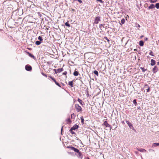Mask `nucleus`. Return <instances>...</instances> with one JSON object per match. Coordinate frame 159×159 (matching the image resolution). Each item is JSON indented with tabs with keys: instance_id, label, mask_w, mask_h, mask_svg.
I'll use <instances>...</instances> for the list:
<instances>
[{
	"instance_id": "obj_1",
	"label": "nucleus",
	"mask_w": 159,
	"mask_h": 159,
	"mask_svg": "<svg viewBox=\"0 0 159 159\" xmlns=\"http://www.w3.org/2000/svg\"><path fill=\"white\" fill-rule=\"evenodd\" d=\"M75 106L76 110L77 112H79L82 111V108L78 104H75Z\"/></svg>"
},
{
	"instance_id": "obj_2",
	"label": "nucleus",
	"mask_w": 159,
	"mask_h": 159,
	"mask_svg": "<svg viewBox=\"0 0 159 159\" xmlns=\"http://www.w3.org/2000/svg\"><path fill=\"white\" fill-rule=\"evenodd\" d=\"M74 151L75 152H77V154H76L77 155V156L80 158L81 159H82V155L81 153L80 152L79 150H74Z\"/></svg>"
},
{
	"instance_id": "obj_3",
	"label": "nucleus",
	"mask_w": 159,
	"mask_h": 159,
	"mask_svg": "<svg viewBox=\"0 0 159 159\" xmlns=\"http://www.w3.org/2000/svg\"><path fill=\"white\" fill-rule=\"evenodd\" d=\"M100 20V18L98 16L96 17L94 20V23L96 24H98Z\"/></svg>"
},
{
	"instance_id": "obj_4",
	"label": "nucleus",
	"mask_w": 159,
	"mask_h": 159,
	"mask_svg": "<svg viewBox=\"0 0 159 159\" xmlns=\"http://www.w3.org/2000/svg\"><path fill=\"white\" fill-rule=\"evenodd\" d=\"M25 69L26 70H27V71H30L31 70L32 67L30 66L26 65L25 66Z\"/></svg>"
},
{
	"instance_id": "obj_5",
	"label": "nucleus",
	"mask_w": 159,
	"mask_h": 159,
	"mask_svg": "<svg viewBox=\"0 0 159 159\" xmlns=\"http://www.w3.org/2000/svg\"><path fill=\"white\" fill-rule=\"evenodd\" d=\"M158 70V69L157 66H155L153 68L152 71L154 73H156Z\"/></svg>"
},
{
	"instance_id": "obj_6",
	"label": "nucleus",
	"mask_w": 159,
	"mask_h": 159,
	"mask_svg": "<svg viewBox=\"0 0 159 159\" xmlns=\"http://www.w3.org/2000/svg\"><path fill=\"white\" fill-rule=\"evenodd\" d=\"M103 125H105L106 127H111V125L107 123V121H105L104 122V123L103 124Z\"/></svg>"
},
{
	"instance_id": "obj_7",
	"label": "nucleus",
	"mask_w": 159,
	"mask_h": 159,
	"mask_svg": "<svg viewBox=\"0 0 159 159\" xmlns=\"http://www.w3.org/2000/svg\"><path fill=\"white\" fill-rule=\"evenodd\" d=\"M79 127V126L77 125H74L71 129V130H75L77 129H78V128Z\"/></svg>"
},
{
	"instance_id": "obj_8",
	"label": "nucleus",
	"mask_w": 159,
	"mask_h": 159,
	"mask_svg": "<svg viewBox=\"0 0 159 159\" xmlns=\"http://www.w3.org/2000/svg\"><path fill=\"white\" fill-rule=\"evenodd\" d=\"M125 121L130 128H131L132 127H133L132 125L130 122L127 120H126Z\"/></svg>"
},
{
	"instance_id": "obj_9",
	"label": "nucleus",
	"mask_w": 159,
	"mask_h": 159,
	"mask_svg": "<svg viewBox=\"0 0 159 159\" xmlns=\"http://www.w3.org/2000/svg\"><path fill=\"white\" fill-rule=\"evenodd\" d=\"M26 52L30 57L32 58H33L34 59H35V57L34 55L31 54L29 52Z\"/></svg>"
},
{
	"instance_id": "obj_10",
	"label": "nucleus",
	"mask_w": 159,
	"mask_h": 159,
	"mask_svg": "<svg viewBox=\"0 0 159 159\" xmlns=\"http://www.w3.org/2000/svg\"><path fill=\"white\" fill-rule=\"evenodd\" d=\"M156 63L155 61L153 60V59H151V66H154L155 65Z\"/></svg>"
},
{
	"instance_id": "obj_11",
	"label": "nucleus",
	"mask_w": 159,
	"mask_h": 159,
	"mask_svg": "<svg viewBox=\"0 0 159 159\" xmlns=\"http://www.w3.org/2000/svg\"><path fill=\"white\" fill-rule=\"evenodd\" d=\"M78 101L80 102V103L81 105H84V103L80 99L78 98Z\"/></svg>"
},
{
	"instance_id": "obj_12",
	"label": "nucleus",
	"mask_w": 159,
	"mask_h": 159,
	"mask_svg": "<svg viewBox=\"0 0 159 159\" xmlns=\"http://www.w3.org/2000/svg\"><path fill=\"white\" fill-rule=\"evenodd\" d=\"M73 81H70L68 83V84L71 87H73Z\"/></svg>"
},
{
	"instance_id": "obj_13",
	"label": "nucleus",
	"mask_w": 159,
	"mask_h": 159,
	"mask_svg": "<svg viewBox=\"0 0 159 159\" xmlns=\"http://www.w3.org/2000/svg\"><path fill=\"white\" fill-rule=\"evenodd\" d=\"M155 7V6L154 4H151L148 7L149 9H152L154 8Z\"/></svg>"
},
{
	"instance_id": "obj_14",
	"label": "nucleus",
	"mask_w": 159,
	"mask_h": 159,
	"mask_svg": "<svg viewBox=\"0 0 159 159\" xmlns=\"http://www.w3.org/2000/svg\"><path fill=\"white\" fill-rule=\"evenodd\" d=\"M139 44L140 46H142L144 45V42L143 41H140L139 42Z\"/></svg>"
},
{
	"instance_id": "obj_15",
	"label": "nucleus",
	"mask_w": 159,
	"mask_h": 159,
	"mask_svg": "<svg viewBox=\"0 0 159 159\" xmlns=\"http://www.w3.org/2000/svg\"><path fill=\"white\" fill-rule=\"evenodd\" d=\"M73 75L75 76H78L79 75V72L77 71H75L73 73Z\"/></svg>"
},
{
	"instance_id": "obj_16",
	"label": "nucleus",
	"mask_w": 159,
	"mask_h": 159,
	"mask_svg": "<svg viewBox=\"0 0 159 159\" xmlns=\"http://www.w3.org/2000/svg\"><path fill=\"white\" fill-rule=\"evenodd\" d=\"M63 69L62 68L58 69H57V72H61L63 71Z\"/></svg>"
},
{
	"instance_id": "obj_17",
	"label": "nucleus",
	"mask_w": 159,
	"mask_h": 159,
	"mask_svg": "<svg viewBox=\"0 0 159 159\" xmlns=\"http://www.w3.org/2000/svg\"><path fill=\"white\" fill-rule=\"evenodd\" d=\"M157 146H159V143H154L153 146L156 147Z\"/></svg>"
},
{
	"instance_id": "obj_18",
	"label": "nucleus",
	"mask_w": 159,
	"mask_h": 159,
	"mask_svg": "<svg viewBox=\"0 0 159 159\" xmlns=\"http://www.w3.org/2000/svg\"><path fill=\"white\" fill-rule=\"evenodd\" d=\"M93 73L95 74V75H96L97 76H98V72L97 71V70H94V72H93Z\"/></svg>"
},
{
	"instance_id": "obj_19",
	"label": "nucleus",
	"mask_w": 159,
	"mask_h": 159,
	"mask_svg": "<svg viewBox=\"0 0 159 159\" xmlns=\"http://www.w3.org/2000/svg\"><path fill=\"white\" fill-rule=\"evenodd\" d=\"M41 43V42L40 41H37L35 42V44L37 45H39Z\"/></svg>"
},
{
	"instance_id": "obj_20",
	"label": "nucleus",
	"mask_w": 159,
	"mask_h": 159,
	"mask_svg": "<svg viewBox=\"0 0 159 159\" xmlns=\"http://www.w3.org/2000/svg\"><path fill=\"white\" fill-rule=\"evenodd\" d=\"M80 119H81V122L82 124H84V118H83V117H80Z\"/></svg>"
},
{
	"instance_id": "obj_21",
	"label": "nucleus",
	"mask_w": 159,
	"mask_h": 159,
	"mask_svg": "<svg viewBox=\"0 0 159 159\" xmlns=\"http://www.w3.org/2000/svg\"><path fill=\"white\" fill-rule=\"evenodd\" d=\"M155 7L157 9L159 8V3H157L156 4Z\"/></svg>"
},
{
	"instance_id": "obj_22",
	"label": "nucleus",
	"mask_w": 159,
	"mask_h": 159,
	"mask_svg": "<svg viewBox=\"0 0 159 159\" xmlns=\"http://www.w3.org/2000/svg\"><path fill=\"white\" fill-rule=\"evenodd\" d=\"M65 25L67 26H68V27H70V24H69L68 22H66L65 23Z\"/></svg>"
},
{
	"instance_id": "obj_23",
	"label": "nucleus",
	"mask_w": 159,
	"mask_h": 159,
	"mask_svg": "<svg viewBox=\"0 0 159 159\" xmlns=\"http://www.w3.org/2000/svg\"><path fill=\"white\" fill-rule=\"evenodd\" d=\"M50 77L51 79H52V80H53L55 83L56 81V80L54 78H53L51 76H50V77Z\"/></svg>"
},
{
	"instance_id": "obj_24",
	"label": "nucleus",
	"mask_w": 159,
	"mask_h": 159,
	"mask_svg": "<svg viewBox=\"0 0 159 159\" xmlns=\"http://www.w3.org/2000/svg\"><path fill=\"white\" fill-rule=\"evenodd\" d=\"M67 123H70L71 122V120H70V118H68L67 120Z\"/></svg>"
},
{
	"instance_id": "obj_25",
	"label": "nucleus",
	"mask_w": 159,
	"mask_h": 159,
	"mask_svg": "<svg viewBox=\"0 0 159 159\" xmlns=\"http://www.w3.org/2000/svg\"><path fill=\"white\" fill-rule=\"evenodd\" d=\"M38 39L40 41H42L43 40V39L42 37L40 36H39L38 37Z\"/></svg>"
},
{
	"instance_id": "obj_26",
	"label": "nucleus",
	"mask_w": 159,
	"mask_h": 159,
	"mask_svg": "<svg viewBox=\"0 0 159 159\" xmlns=\"http://www.w3.org/2000/svg\"><path fill=\"white\" fill-rule=\"evenodd\" d=\"M157 0H150V2L151 3H154L157 2Z\"/></svg>"
},
{
	"instance_id": "obj_27",
	"label": "nucleus",
	"mask_w": 159,
	"mask_h": 159,
	"mask_svg": "<svg viewBox=\"0 0 159 159\" xmlns=\"http://www.w3.org/2000/svg\"><path fill=\"white\" fill-rule=\"evenodd\" d=\"M73 130H71V129H70V132H71V133L73 134H75V132H74V131H73Z\"/></svg>"
},
{
	"instance_id": "obj_28",
	"label": "nucleus",
	"mask_w": 159,
	"mask_h": 159,
	"mask_svg": "<svg viewBox=\"0 0 159 159\" xmlns=\"http://www.w3.org/2000/svg\"><path fill=\"white\" fill-rule=\"evenodd\" d=\"M145 86H146L147 87H148V89H147V92H148L150 91V88L147 85H146Z\"/></svg>"
},
{
	"instance_id": "obj_29",
	"label": "nucleus",
	"mask_w": 159,
	"mask_h": 159,
	"mask_svg": "<svg viewBox=\"0 0 159 159\" xmlns=\"http://www.w3.org/2000/svg\"><path fill=\"white\" fill-rule=\"evenodd\" d=\"M125 20L123 19H122L121 20V22L122 24H123L124 23H125Z\"/></svg>"
},
{
	"instance_id": "obj_30",
	"label": "nucleus",
	"mask_w": 159,
	"mask_h": 159,
	"mask_svg": "<svg viewBox=\"0 0 159 159\" xmlns=\"http://www.w3.org/2000/svg\"><path fill=\"white\" fill-rule=\"evenodd\" d=\"M133 103L135 105H136L137 104V102L136 101V100L135 99L133 101Z\"/></svg>"
},
{
	"instance_id": "obj_31",
	"label": "nucleus",
	"mask_w": 159,
	"mask_h": 159,
	"mask_svg": "<svg viewBox=\"0 0 159 159\" xmlns=\"http://www.w3.org/2000/svg\"><path fill=\"white\" fill-rule=\"evenodd\" d=\"M142 70V71L143 72H144L146 70V69H145L143 68V67H141L140 68Z\"/></svg>"
},
{
	"instance_id": "obj_32",
	"label": "nucleus",
	"mask_w": 159,
	"mask_h": 159,
	"mask_svg": "<svg viewBox=\"0 0 159 159\" xmlns=\"http://www.w3.org/2000/svg\"><path fill=\"white\" fill-rule=\"evenodd\" d=\"M55 83L56 84L58 85V86H59V87H61V85L59 84V83L57 82V81H56L55 82Z\"/></svg>"
},
{
	"instance_id": "obj_33",
	"label": "nucleus",
	"mask_w": 159,
	"mask_h": 159,
	"mask_svg": "<svg viewBox=\"0 0 159 159\" xmlns=\"http://www.w3.org/2000/svg\"><path fill=\"white\" fill-rule=\"evenodd\" d=\"M149 54L150 55H151L152 56H154L153 55V52H152V51H151L150 52Z\"/></svg>"
},
{
	"instance_id": "obj_34",
	"label": "nucleus",
	"mask_w": 159,
	"mask_h": 159,
	"mask_svg": "<svg viewBox=\"0 0 159 159\" xmlns=\"http://www.w3.org/2000/svg\"><path fill=\"white\" fill-rule=\"evenodd\" d=\"M104 38L106 39L108 42H109V40L106 37H104Z\"/></svg>"
},
{
	"instance_id": "obj_35",
	"label": "nucleus",
	"mask_w": 159,
	"mask_h": 159,
	"mask_svg": "<svg viewBox=\"0 0 159 159\" xmlns=\"http://www.w3.org/2000/svg\"><path fill=\"white\" fill-rule=\"evenodd\" d=\"M67 74V72L66 71H65L62 74L63 75H66Z\"/></svg>"
},
{
	"instance_id": "obj_36",
	"label": "nucleus",
	"mask_w": 159,
	"mask_h": 159,
	"mask_svg": "<svg viewBox=\"0 0 159 159\" xmlns=\"http://www.w3.org/2000/svg\"><path fill=\"white\" fill-rule=\"evenodd\" d=\"M140 152H143L144 151H146L145 150H139Z\"/></svg>"
},
{
	"instance_id": "obj_37",
	"label": "nucleus",
	"mask_w": 159,
	"mask_h": 159,
	"mask_svg": "<svg viewBox=\"0 0 159 159\" xmlns=\"http://www.w3.org/2000/svg\"><path fill=\"white\" fill-rule=\"evenodd\" d=\"M42 74H43V76H45V77H47V75H46V74H45L43 73H42Z\"/></svg>"
},
{
	"instance_id": "obj_38",
	"label": "nucleus",
	"mask_w": 159,
	"mask_h": 159,
	"mask_svg": "<svg viewBox=\"0 0 159 159\" xmlns=\"http://www.w3.org/2000/svg\"><path fill=\"white\" fill-rule=\"evenodd\" d=\"M97 1L100 2L102 3H103V2L102 0H97Z\"/></svg>"
},
{
	"instance_id": "obj_39",
	"label": "nucleus",
	"mask_w": 159,
	"mask_h": 159,
	"mask_svg": "<svg viewBox=\"0 0 159 159\" xmlns=\"http://www.w3.org/2000/svg\"><path fill=\"white\" fill-rule=\"evenodd\" d=\"M103 26V25H102V24H100L99 25V27L100 28V29L101 28V26Z\"/></svg>"
},
{
	"instance_id": "obj_40",
	"label": "nucleus",
	"mask_w": 159,
	"mask_h": 159,
	"mask_svg": "<svg viewBox=\"0 0 159 159\" xmlns=\"http://www.w3.org/2000/svg\"><path fill=\"white\" fill-rule=\"evenodd\" d=\"M78 1L80 3H81L82 2V1H81V0H78Z\"/></svg>"
},
{
	"instance_id": "obj_41",
	"label": "nucleus",
	"mask_w": 159,
	"mask_h": 159,
	"mask_svg": "<svg viewBox=\"0 0 159 159\" xmlns=\"http://www.w3.org/2000/svg\"><path fill=\"white\" fill-rule=\"evenodd\" d=\"M54 71H55V73L57 74V73H58V72H57V70L54 69Z\"/></svg>"
},
{
	"instance_id": "obj_42",
	"label": "nucleus",
	"mask_w": 159,
	"mask_h": 159,
	"mask_svg": "<svg viewBox=\"0 0 159 159\" xmlns=\"http://www.w3.org/2000/svg\"><path fill=\"white\" fill-rule=\"evenodd\" d=\"M71 149H77L76 148H74V147H71Z\"/></svg>"
},
{
	"instance_id": "obj_43",
	"label": "nucleus",
	"mask_w": 159,
	"mask_h": 159,
	"mask_svg": "<svg viewBox=\"0 0 159 159\" xmlns=\"http://www.w3.org/2000/svg\"><path fill=\"white\" fill-rule=\"evenodd\" d=\"M148 38H145V40H145V41H147V40H148Z\"/></svg>"
},
{
	"instance_id": "obj_44",
	"label": "nucleus",
	"mask_w": 159,
	"mask_h": 159,
	"mask_svg": "<svg viewBox=\"0 0 159 159\" xmlns=\"http://www.w3.org/2000/svg\"><path fill=\"white\" fill-rule=\"evenodd\" d=\"M157 65H159V62H157Z\"/></svg>"
},
{
	"instance_id": "obj_45",
	"label": "nucleus",
	"mask_w": 159,
	"mask_h": 159,
	"mask_svg": "<svg viewBox=\"0 0 159 159\" xmlns=\"http://www.w3.org/2000/svg\"><path fill=\"white\" fill-rule=\"evenodd\" d=\"M62 129H63V127H62V128H61V131H62Z\"/></svg>"
},
{
	"instance_id": "obj_46",
	"label": "nucleus",
	"mask_w": 159,
	"mask_h": 159,
	"mask_svg": "<svg viewBox=\"0 0 159 159\" xmlns=\"http://www.w3.org/2000/svg\"><path fill=\"white\" fill-rule=\"evenodd\" d=\"M143 37V35H142V36H141V38H142V37Z\"/></svg>"
},
{
	"instance_id": "obj_47",
	"label": "nucleus",
	"mask_w": 159,
	"mask_h": 159,
	"mask_svg": "<svg viewBox=\"0 0 159 159\" xmlns=\"http://www.w3.org/2000/svg\"><path fill=\"white\" fill-rule=\"evenodd\" d=\"M74 113H73V114H72L71 115V116H72L73 115H74Z\"/></svg>"
},
{
	"instance_id": "obj_48",
	"label": "nucleus",
	"mask_w": 159,
	"mask_h": 159,
	"mask_svg": "<svg viewBox=\"0 0 159 159\" xmlns=\"http://www.w3.org/2000/svg\"><path fill=\"white\" fill-rule=\"evenodd\" d=\"M138 26L139 27V25H138Z\"/></svg>"
},
{
	"instance_id": "obj_49",
	"label": "nucleus",
	"mask_w": 159,
	"mask_h": 159,
	"mask_svg": "<svg viewBox=\"0 0 159 159\" xmlns=\"http://www.w3.org/2000/svg\"><path fill=\"white\" fill-rule=\"evenodd\" d=\"M138 26L139 27V25H138Z\"/></svg>"
},
{
	"instance_id": "obj_50",
	"label": "nucleus",
	"mask_w": 159,
	"mask_h": 159,
	"mask_svg": "<svg viewBox=\"0 0 159 159\" xmlns=\"http://www.w3.org/2000/svg\"><path fill=\"white\" fill-rule=\"evenodd\" d=\"M0 159H1L0 158Z\"/></svg>"
}]
</instances>
